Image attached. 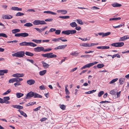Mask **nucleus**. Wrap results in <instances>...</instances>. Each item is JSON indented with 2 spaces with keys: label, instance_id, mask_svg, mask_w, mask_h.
Masks as SVG:
<instances>
[{
  "label": "nucleus",
  "instance_id": "1",
  "mask_svg": "<svg viewBox=\"0 0 129 129\" xmlns=\"http://www.w3.org/2000/svg\"><path fill=\"white\" fill-rule=\"evenodd\" d=\"M20 46H29L31 47H35L37 46V44L31 42H23L19 43Z\"/></svg>",
  "mask_w": 129,
  "mask_h": 129
},
{
  "label": "nucleus",
  "instance_id": "2",
  "mask_svg": "<svg viewBox=\"0 0 129 129\" xmlns=\"http://www.w3.org/2000/svg\"><path fill=\"white\" fill-rule=\"evenodd\" d=\"M25 53L23 51H20L12 54L13 56H15L19 57H23Z\"/></svg>",
  "mask_w": 129,
  "mask_h": 129
},
{
  "label": "nucleus",
  "instance_id": "3",
  "mask_svg": "<svg viewBox=\"0 0 129 129\" xmlns=\"http://www.w3.org/2000/svg\"><path fill=\"white\" fill-rule=\"evenodd\" d=\"M41 55L44 57H47V58H55L57 57L56 55L53 54V53H50L45 54H42Z\"/></svg>",
  "mask_w": 129,
  "mask_h": 129
},
{
  "label": "nucleus",
  "instance_id": "4",
  "mask_svg": "<svg viewBox=\"0 0 129 129\" xmlns=\"http://www.w3.org/2000/svg\"><path fill=\"white\" fill-rule=\"evenodd\" d=\"M34 92L31 91L28 93L26 95V97L24 99H30L34 96Z\"/></svg>",
  "mask_w": 129,
  "mask_h": 129
},
{
  "label": "nucleus",
  "instance_id": "5",
  "mask_svg": "<svg viewBox=\"0 0 129 129\" xmlns=\"http://www.w3.org/2000/svg\"><path fill=\"white\" fill-rule=\"evenodd\" d=\"M13 17L12 16L9 14L3 15L2 16V18L3 19H9Z\"/></svg>",
  "mask_w": 129,
  "mask_h": 129
},
{
  "label": "nucleus",
  "instance_id": "6",
  "mask_svg": "<svg viewBox=\"0 0 129 129\" xmlns=\"http://www.w3.org/2000/svg\"><path fill=\"white\" fill-rule=\"evenodd\" d=\"M44 48L43 47H38L34 49V50L36 52H40L41 51H44Z\"/></svg>",
  "mask_w": 129,
  "mask_h": 129
},
{
  "label": "nucleus",
  "instance_id": "7",
  "mask_svg": "<svg viewBox=\"0 0 129 129\" xmlns=\"http://www.w3.org/2000/svg\"><path fill=\"white\" fill-rule=\"evenodd\" d=\"M99 36H102V37H104L107 36L111 34L110 32H108L106 33H98Z\"/></svg>",
  "mask_w": 129,
  "mask_h": 129
},
{
  "label": "nucleus",
  "instance_id": "8",
  "mask_svg": "<svg viewBox=\"0 0 129 129\" xmlns=\"http://www.w3.org/2000/svg\"><path fill=\"white\" fill-rule=\"evenodd\" d=\"M67 46V45L59 46L55 48H54V49L56 50L57 49H63Z\"/></svg>",
  "mask_w": 129,
  "mask_h": 129
},
{
  "label": "nucleus",
  "instance_id": "9",
  "mask_svg": "<svg viewBox=\"0 0 129 129\" xmlns=\"http://www.w3.org/2000/svg\"><path fill=\"white\" fill-rule=\"evenodd\" d=\"M12 76L13 77H17L18 78L22 77L24 76V75L23 74L17 73L13 74L12 75Z\"/></svg>",
  "mask_w": 129,
  "mask_h": 129
},
{
  "label": "nucleus",
  "instance_id": "10",
  "mask_svg": "<svg viewBox=\"0 0 129 129\" xmlns=\"http://www.w3.org/2000/svg\"><path fill=\"white\" fill-rule=\"evenodd\" d=\"M27 83L28 84L31 85L35 83V81L33 79H30L27 80Z\"/></svg>",
  "mask_w": 129,
  "mask_h": 129
},
{
  "label": "nucleus",
  "instance_id": "11",
  "mask_svg": "<svg viewBox=\"0 0 129 129\" xmlns=\"http://www.w3.org/2000/svg\"><path fill=\"white\" fill-rule=\"evenodd\" d=\"M129 39V37L128 36H124L120 38L119 40V41H123L126 39Z\"/></svg>",
  "mask_w": 129,
  "mask_h": 129
},
{
  "label": "nucleus",
  "instance_id": "12",
  "mask_svg": "<svg viewBox=\"0 0 129 129\" xmlns=\"http://www.w3.org/2000/svg\"><path fill=\"white\" fill-rule=\"evenodd\" d=\"M42 63L43 64V67L45 69H46L49 67V65L48 64L46 63L43 61H42Z\"/></svg>",
  "mask_w": 129,
  "mask_h": 129
},
{
  "label": "nucleus",
  "instance_id": "13",
  "mask_svg": "<svg viewBox=\"0 0 129 129\" xmlns=\"http://www.w3.org/2000/svg\"><path fill=\"white\" fill-rule=\"evenodd\" d=\"M12 106L14 108L19 109H23V106L19 105H13Z\"/></svg>",
  "mask_w": 129,
  "mask_h": 129
},
{
  "label": "nucleus",
  "instance_id": "14",
  "mask_svg": "<svg viewBox=\"0 0 129 129\" xmlns=\"http://www.w3.org/2000/svg\"><path fill=\"white\" fill-rule=\"evenodd\" d=\"M8 70L7 69L0 70V76L3 75L4 73H6L8 72Z\"/></svg>",
  "mask_w": 129,
  "mask_h": 129
},
{
  "label": "nucleus",
  "instance_id": "15",
  "mask_svg": "<svg viewBox=\"0 0 129 129\" xmlns=\"http://www.w3.org/2000/svg\"><path fill=\"white\" fill-rule=\"evenodd\" d=\"M11 9L14 11H21L22 8H18L16 7H11Z\"/></svg>",
  "mask_w": 129,
  "mask_h": 129
},
{
  "label": "nucleus",
  "instance_id": "16",
  "mask_svg": "<svg viewBox=\"0 0 129 129\" xmlns=\"http://www.w3.org/2000/svg\"><path fill=\"white\" fill-rule=\"evenodd\" d=\"M111 5L113 7H118L121 6V5L120 4H118L117 3H114L113 4H111Z\"/></svg>",
  "mask_w": 129,
  "mask_h": 129
},
{
  "label": "nucleus",
  "instance_id": "17",
  "mask_svg": "<svg viewBox=\"0 0 129 129\" xmlns=\"http://www.w3.org/2000/svg\"><path fill=\"white\" fill-rule=\"evenodd\" d=\"M110 48L108 46H102L97 47L96 48L98 49H108Z\"/></svg>",
  "mask_w": 129,
  "mask_h": 129
},
{
  "label": "nucleus",
  "instance_id": "18",
  "mask_svg": "<svg viewBox=\"0 0 129 129\" xmlns=\"http://www.w3.org/2000/svg\"><path fill=\"white\" fill-rule=\"evenodd\" d=\"M34 98H41L42 97V95L39 94L37 93H36L34 92Z\"/></svg>",
  "mask_w": 129,
  "mask_h": 129
},
{
  "label": "nucleus",
  "instance_id": "19",
  "mask_svg": "<svg viewBox=\"0 0 129 129\" xmlns=\"http://www.w3.org/2000/svg\"><path fill=\"white\" fill-rule=\"evenodd\" d=\"M57 11L58 13H61V14H65L67 13V11L65 10H57Z\"/></svg>",
  "mask_w": 129,
  "mask_h": 129
},
{
  "label": "nucleus",
  "instance_id": "20",
  "mask_svg": "<svg viewBox=\"0 0 129 129\" xmlns=\"http://www.w3.org/2000/svg\"><path fill=\"white\" fill-rule=\"evenodd\" d=\"M80 45L84 47H89V43H83L80 44Z\"/></svg>",
  "mask_w": 129,
  "mask_h": 129
},
{
  "label": "nucleus",
  "instance_id": "21",
  "mask_svg": "<svg viewBox=\"0 0 129 129\" xmlns=\"http://www.w3.org/2000/svg\"><path fill=\"white\" fill-rule=\"evenodd\" d=\"M70 25L72 27H76L77 26V24L75 22H73L70 23Z\"/></svg>",
  "mask_w": 129,
  "mask_h": 129
},
{
  "label": "nucleus",
  "instance_id": "22",
  "mask_svg": "<svg viewBox=\"0 0 129 129\" xmlns=\"http://www.w3.org/2000/svg\"><path fill=\"white\" fill-rule=\"evenodd\" d=\"M32 41L37 44H39L41 43L42 40H40L33 39Z\"/></svg>",
  "mask_w": 129,
  "mask_h": 129
},
{
  "label": "nucleus",
  "instance_id": "23",
  "mask_svg": "<svg viewBox=\"0 0 129 129\" xmlns=\"http://www.w3.org/2000/svg\"><path fill=\"white\" fill-rule=\"evenodd\" d=\"M18 111L20 113L21 115H23L24 117H26L27 116L26 114L24 113L23 111L19 110H18Z\"/></svg>",
  "mask_w": 129,
  "mask_h": 129
},
{
  "label": "nucleus",
  "instance_id": "24",
  "mask_svg": "<svg viewBox=\"0 0 129 129\" xmlns=\"http://www.w3.org/2000/svg\"><path fill=\"white\" fill-rule=\"evenodd\" d=\"M62 33L67 35H70V30L63 31L62 32Z\"/></svg>",
  "mask_w": 129,
  "mask_h": 129
},
{
  "label": "nucleus",
  "instance_id": "25",
  "mask_svg": "<svg viewBox=\"0 0 129 129\" xmlns=\"http://www.w3.org/2000/svg\"><path fill=\"white\" fill-rule=\"evenodd\" d=\"M43 12L44 13L51 14L54 15H55L56 14V13L50 11H44Z\"/></svg>",
  "mask_w": 129,
  "mask_h": 129
},
{
  "label": "nucleus",
  "instance_id": "26",
  "mask_svg": "<svg viewBox=\"0 0 129 129\" xmlns=\"http://www.w3.org/2000/svg\"><path fill=\"white\" fill-rule=\"evenodd\" d=\"M25 54L27 56H34L33 53L29 52H26L25 53Z\"/></svg>",
  "mask_w": 129,
  "mask_h": 129
},
{
  "label": "nucleus",
  "instance_id": "27",
  "mask_svg": "<svg viewBox=\"0 0 129 129\" xmlns=\"http://www.w3.org/2000/svg\"><path fill=\"white\" fill-rule=\"evenodd\" d=\"M16 95L17 98H19L23 95V94L20 93L18 92L16 93Z\"/></svg>",
  "mask_w": 129,
  "mask_h": 129
},
{
  "label": "nucleus",
  "instance_id": "28",
  "mask_svg": "<svg viewBox=\"0 0 129 129\" xmlns=\"http://www.w3.org/2000/svg\"><path fill=\"white\" fill-rule=\"evenodd\" d=\"M29 35L28 34L26 33H21V37H28Z\"/></svg>",
  "mask_w": 129,
  "mask_h": 129
},
{
  "label": "nucleus",
  "instance_id": "29",
  "mask_svg": "<svg viewBox=\"0 0 129 129\" xmlns=\"http://www.w3.org/2000/svg\"><path fill=\"white\" fill-rule=\"evenodd\" d=\"M47 70H44L41 71L39 72V74L41 76H42L45 74L46 73Z\"/></svg>",
  "mask_w": 129,
  "mask_h": 129
},
{
  "label": "nucleus",
  "instance_id": "30",
  "mask_svg": "<svg viewBox=\"0 0 129 129\" xmlns=\"http://www.w3.org/2000/svg\"><path fill=\"white\" fill-rule=\"evenodd\" d=\"M20 30L18 29H16L12 30V32L13 34H15L16 33L20 32Z\"/></svg>",
  "mask_w": 129,
  "mask_h": 129
},
{
  "label": "nucleus",
  "instance_id": "31",
  "mask_svg": "<svg viewBox=\"0 0 129 129\" xmlns=\"http://www.w3.org/2000/svg\"><path fill=\"white\" fill-rule=\"evenodd\" d=\"M33 25V24L30 23H27L24 24V26L27 27L31 26Z\"/></svg>",
  "mask_w": 129,
  "mask_h": 129
},
{
  "label": "nucleus",
  "instance_id": "32",
  "mask_svg": "<svg viewBox=\"0 0 129 129\" xmlns=\"http://www.w3.org/2000/svg\"><path fill=\"white\" fill-rule=\"evenodd\" d=\"M124 78H121L119 79V82L120 84H122L124 83Z\"/></svg>",
  "mask_w": 129,
  "mask_h": 129
},
{
  "label": "nucleus",
  "instance_id": "33",
  "mask_svg": "<svg viewBox=\"0 0 129 129\" xmlns=\"http://www.w3.org/2000/svg\"><path fill=\"white\" fill-rule=\"evenodd\" d=\"M117 46L118 47H121L123 46L124 45V43L123 42L117 43Z\"/></svg>",
  "mask_w": 129,
  "mask_h": 129
},
{
  "label": "nucleus",
  "instance_id": "34",
  "mask_svg": "<svg viewBox=\"0 0 129 129\" xmlns=\"http://www.w3.org/2000/svg\"><path fill=\"white\" fill-rule=\"evenodd\" d=\"M96 90H93L91 91H89L88 92H85V93L86 94H90L93 93V92H95Z\"/></svg>",
  "mask_w": 129,
  "mask_h": 129
},
{
  "label": "nucleus",
  "instance_id": "35",
  "mask_svg": "<svg viewBox=\"0 0 129 129\" xmlns=\"http://www.w3.org/2000/svg\"><path fill=\"white\" fill-rule=\"evenodd\" d=\"M33 23L35 25H39V20H35L33 22Z\"/></svg>",
  "mask_w": 129,
  "mask_h": 129
},
{
  "label": "nucleus",
  "instance_id": "36",
  "mask_svg": "<svg viewBox=\"0 0 129 129\" xmlns=\"http://www.w3.org/2000/svg\"><path fill=\"white\" fill-rule=\"evenodd\" d=\"M15 82H19L23 80V79L22 78H15Z\"/></svg>",
  "mask_w": 129,
  "mask_h": 129
},
{
  "label": "nucleus",
  "instance_id": "37",
  "mask_svg": "<svg viewBox=\"0 0 129 129\" xmlns=\"http://www.w3.org/2000/svg\"><path fill=\"white\" fill-rule=\"evenodd\" d=\"M104 65L103 64H98L97 65L96 67L99 68H101L104 67Z\"/></svg>",
  "mask_w": 129,
  "mask_h": 129
},
{
  "label": "nucleus",
  "instance_id": "38",
  "mask_svg": "<svg viewBox=\"0 0 129 129\" xmlns=\"http://www.w3.org/2000/svg\"><path fill=\"white\" fill-rule=\"evenodd\" d=\"M118 80V78H116L114 79L111 81L110 82H109V83L111 84L113 83H114L115 82L117 81Z\"/></svg>",
  "mask_w": 129,
  "mask_h": 129
},
{
  "label": "nucleus",
  "instance_id": "39",
  "mask_svg": "<svg viewBox=\"0 0 129 129\" xmlns=\"http://www.w3.org/2000/svg\"><path fill=\"white\" fill-rule=\"evenodd\" d=\"M76 31L75 30H70V34L71 35L74 34L76 33Z\"/></svg>",
  "mask_w": 129,
  "mask_h": 129
},
{
  "label": "nucleus",
  "instance_id": "40",
  "mask_svg": "<svg viewBox=\"0 0 129 129\" xmlns=\"http://www.w3.org/2000/svg\"><path fill=\"white\" fill-rule=\"evenodd\" d=\"M59 17L60 18L67 19L69 18H70V16H60Z\"/></svg>",
  "mask_w": 129,
  "mask_h": 129
},
{
  "label": "nucleus",
  "instance_id": "41",
  "mask_svg": "<svg viewBox=\"0 0 129 129\" xmlns=\"http://www.w3.org/2000/svg\"><path fill=\"white\" fill-rule=\"evenodd\" d=\"M79 54V53H76V51H74L71 53L70 54L73 56H77Z\"/></svg>",
  "mask_w": 129,
  "mask_h": 129
},
{
  "label": "nucleus",
  "instance_id": "42",
  "mask_svg": "<svg viewBox=\"0 0 129 129\" xmlns=\"http://www.w3.org/2000/svg\"><path fill=\"white\" fill-rule=\"evenodd\" d=\"M11 90L10 89H9L5 92L3 94V95H7L8 94V93H9L11 92Z\"/></svg>",
  "mask_w": 129,
  "mask_h": 129
},
{
  "label": "nucleus",
  "instance_id": "43",
  "mask_svg": "<svg viewBox=\"0 0 129 129\" xmlns=\"http://www.w3.org/2000/svg\"><path fill=\"white\" fill-rule=\"evenodd\" d=\"M24 15V14L23 13L20 12H18L16 14V16H21Z\"/></svg>",
  "mask_w": 129,
  "mask_h": 129
},
{
  "label": "nucleus",
  "instance_id": "44",
  "mask_svg": "<svg viewBox=\"0 0 129 129\" xmlns=\"http://www.w3.org/2000/svg\"><path fill=\"white\" fill-rule=\"evenodd\" d=\"M116 57H117L118 58H120V56L118 54H114L112 56V57L113 58H114Z\"/></svg>",
  "mask_w": 129,
  "mask_h": 129
},
{
  "label": "nucleus",
  "instance_id": "45",
  "mask_svg": "<svg viewBox=\"0 0 129 129\" xmlns=\"http://www.w3.org/2000/svg\"><path fill=\"white\" fill-rule=\"evenodd\" d=\"M76 21L78 23L80 24L83 25V22H82L81 20V19H77Z\"/></svg>",
  "mask_w": 129,
  "mask_h": 129
},
{
  "label": "nucleus",
  "instance_id": "46",
  "mask_svg": "<svg viewBox=\"0 0 129 129\" xmlns=\"http://www.w3.org/2000/svg\"><path fill=\"white\" fill-rule=\"evenodd\" d=\"M59 40H61L62 42H65L67 41V40L66 39H64L63 37H61L59 38Z\"/></svg>",
  "mask_w": 129,
  "mask_h": 129
},
{
  "label": "nucleus",
  "instance_id": "47",
  "mask_svg": "<svg viewBox=\"0 0 129 129\" xmlns=\"http://www.w3.org/2000/svg\"><path fill=\"white\" fill-rule=\"evenodd\" d=\"M46 23L44 20H39V24H46Z\"/></svg>",
  "mask_w": 129,
  "mask_h": 129
},
{
  "label": "nucleus",
  "instance_id": "48",
  "mask_svg": "<svg viewBox=\"0 0 129 129\" xmlns=\"http://www.w3.org/2000/svg\"><path fill=\"white\" fill-rule=\"evenodd\" d=\"M104 93V92L103 91H100L98 93V96L100 97Z\"/></svg>",
  "mask_w": 129,
  "mask_h": 129
},
{
  "label": "nucleus",
  "instance_id": "49",
  "mask_svg": "<svg viewBox=\"0 0 129 129\" xmlns=\"http://www.w3.org/2000/svg\"><path fill=\"white\" fill-rule=\"evenodd\" d=\"M110 93L112 95H114L115 94V90L113 89L110 91Z\"/></svg>",
  "mask_w": 129,
  "mask_h": 129
},
{
  "label": "nucleus",
  "instance_id": "50",
  "mask_svg": "<svg viewBox=\"0 0 129 129\" xmlns=\"http://www.w3.org/2000/svg\"><path fill=\"white\" fill-rule=\"evenodd\" d=\"M90 44H89V47H91L92 46H93L95 45H98L99 44V43H90Z\"/></svg>",
  "mask_w": 129,
  "mask_h": 129
},
{
  "label": "nucleus",
  "instance_id": "51",
  "mask_svg": "<svg viewBox=\"0 0 129 129\" xmlns=\"http://www.w3.org/2000/svg\"><path fill=\"white\" fill-rule=\"evenodd\" d=\"M0 37H2L5 38H7L8 36L4 33H2L0 34Z\"/></svg>",
  "mask_w": 129,
  "mask_h": 129
},
{
  "label": "nucleus",
  "instance_id": "52",
  "mask_svg": "<svg viewBox=\"0 0 129 129\" xmlns=\"http://www.w3.org/2000/svg\"><path fill=\"white\" fill-rule=\"evenodd\" d=\"M3 99L4 102L6 101L10 100V98L9 96L5 97Z\"/></svg>",
  "mask_w": 129,
  "mask_h": 129
},
{
  "label": "nucleus",
  "instance_id": "53",
  "mask_svg": "<svg viewBox=\"0 0 129 129\" xmlns=\"http://www.w3.org/2000/svg\"><path fill=\"white\" fill-rule=\"evenodd\" d=\"M60 107L63 110H64L66 108V106L63 105H60Z\"/></svg>",
  "mask_w": 129,
  "mask_h": 129
},
{
  "label": "nucleus",
  "instance_id": "54",
  "mask_svg": "<svg viewBox=\"0 0 129 129\" xmlns=\"http://www.w3.org/2000/svg\"><path fill=\"white\" fill-rule=\"evenodd\" d=\"M9 82V83H13L14 82H15V78H13L10 79Z\"/></svg>",
  "mask_w": 129,
  "mask_h": 129
},
{
  "label": "nucleus",
  "instance_id": "55",
  "mask_svg": "<svg viewBox=\"0 0 129 129\" xmlns=\"http://www.w3.org/2000/svg\"><path fill=\"white\" fill-rule=\"evenodd\" d=\"M79 39H81L83 41H85L87 40H89L90 39V38H89V39H87V38H81L79 37L78 38Z\"/></svg>",
  "mask_w": 129,
  "mask_h": 129
},
{
  "label": "nucleus",
  "instance_id": "56",
  "mask_svg": "<svg viewBox=\"0 0 129 129\" xmlns=\"http://www.w3.org/2000/svg\"><path fill=\"white\" fill-rule=\"evenodd\" d=\"M55 31V33L57 35H59L60 34L61 31L60 30H56Z\"/></svg>",
  "mask_w": 129,
  "mask_h": 129
},
{
  "label": "nucleus",
  "instance_id": "57",
  "mask_svg": "<svg viewBox=\"0 0 129 129\" xmlns=\"http://www.w3.org/2000/svg\"><path fill=\"white\" fill-rule=\"evenodd\" d=\"M18 42V41L16 40H14L12 41H8L7 42V43H15Z\"/></svg>",
  "mask_w": 129,
  "mask_h": 129
},
{
  "label": "nucleus",
  "instance_id": "58",
  "mask_svg": "<svg viewBox=\"0 0 129 129\" xmlns=\"http://www.w3.org/2000/svg\"><path fill=\"white\" fill-rule=\"evenodd\" d=\"M34 29H36V30L39 31L40 33H41L42 32L41 28L40 29L38 28H35Z\"/></svg>",
  "mask_w": 129,
  "mask_h": 129
},
{
  "label": "nucleus",
  "instance_id": "59",
  "mask_svg": "<svg viewBox=\"0 0 129 129\" xmlns=\"http://www.w3.org/2000/svg\"><path fill=\"white\" fill-rule=\"evenodd\" d=\"M123 26V24H120L116 26H113V27L115 28H119L122 27Z\"/></svg>",
  "mask_w": 129,
  "mask_h": 129
},
{
  "label": "nucleus",
  "instance_id": "60",
  "mask_svg": "<svg viewBox=\"0 0 129 129\" xmlns=\"http://www.w3.org/2000/svg\"><path fill=\"white\" fill-rule=\"evenodd\" d=\"M40 89L41 90H44L45 88L44 85H42L39 87Z\"/></svg>",
  "mask_w": 129,
  "mask_h": 129
},
{
  "label": "nucleus",
  "instance_id": "61",
  "mask_svg": "<svg viewBox=\"0 0 129 129\" xmlns=\"http://www.w3.org/2000/svg\"><path fill=\"white\" fill-rule=\"evenodd\" d=\"M21 84L20 82H16L14 84V85L16 87H17V86H19L21 85Z\"/></svg>",
  "mask_w": 129,
  "mask_h": 129
},
{
  "label": "nucleus",
  "instance_id": "62",
  "mask_svg": "<svg viewBox=\"0 0 129 129\" xmlns=\"http://www.w3.org/2000/svg\"><path fill=\"white\" fill-rule=\"evenodd\" d=\"M59 38H54L52 40V41H53L56 42L59 41Z\"/></svg>",
  "mask_w": 129,
  "mask_h": 129
},
{
  "label": "nucleus",
  "instance_id": "63",
  "mask_svg": "<svg viewBox=\"0 0 129 129\" xmlns=\"http://www.w3.org/2000/svg\"><path fill=\"white\" fill-rule=\"evenodd\" d=\"M41 106H39L38 107L34 109L33 110L34 111H37L39 110L41 108Z\"/></svg>",
  "mask_w": 129,
  "mask_h": 129
},
{
  "label": "nucleus",
  "instance_id": "64",
  "mask_svg": "<svg viewBox=\"0 0 129 129\" xmlns=\"http://www.w3.org/2000/svg\"><path fill=\"white\" fill-rule=\"evenodd\" d=\"M111 45L112 46L117 47V43H112L111 44Z\"/></svg>",
  "mask_w": 129,
  "mask_h": 129
}]
</instances>
